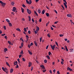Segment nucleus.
I'll list each match as a JSON object with an SVG mask.
<instances>
[{"instance_id": "64", "label": "nucleus", "mask_w": 74, "mask_h": 74, "mask_svg": "<svg viewBox=\"0 0 74 74\" xmlns=\"http://www.w3.org/2000/svg\"><path fill=\"white\" fill-rule=\"evenodd\" d=\"M16 30L17 31H19V28H18V29L16 28Z\"/></svg>"}, {"instance_id": "17", "label": "nucleus", "mask_w": 74, "mask_h": 74, "mask_svg": "<svg viewBox=\"0 0 74 74\" xmlns=\"http://www.w3.org/2000/svg\"><path fill=\"white\" fill-rule=\"evenodd\" d=\"M13 71H14V69H13L12 68L10 70V73H12L13 72Z\"/></svg>"}, {"instance_id": "18", "label": "nucleus", "mask_w": 74, "mask_h": 74, "mask_svg": "<svg viewBox=\"0 0 74 74\" xmlns=\"http://www.w3.org/2000/svg\"><path fill=\"white\" fill-rule=\"evenodd\" d=\"M2 70H3V71H5H5H6L5 70V68H4V67H2Z\"/></svg>"}, {"instance_id": "19", "label": "nucleus", "mask_w": 74, "mask_h": 74, "mask_svg": "<svg viewBox=\"0 0 74 74\" xmlns=\"http://www.w3.org/2000/svg\"><path fill=\"white\" fill-rule=\"evenodd\" d=\"M45 12V10H42V13L43 14H44Z\"/></svg>"}, {"instance_id": "22", "label": "nucleus", "mask_w": 74, "mask_h": 74, "mask_svg": "<svg viewBox=\"0 0 74 74\" xmlns=\"http://www.w3.org/2000/svg\"><path fill=\"white\" fill-rule=\"evenodd\" d=\"M46 14L47 17H49V13H46Z\"/></svg>"}, {"instance_id": "35", "label": "nucleus", "mask_w": 74, "mask_h": 74, "mask_svg": "<svg viewBox=\"0 0 74 74\" xmlns=\"http://www.w3.org/2000/svg\"><path fill=\"white\" fill-rule=\"evenodd\" d=\"M8 43L9 44V45H11V43L10 41H8Z\"/></svg>"}, {"instance_id": "62", "label": "nucleus", "mask_w": 74, "mask_h": 74, "mask_svg": "<svg viewBox=\"0 0 74 74\" xmlns=\"http://www.w3.org/2000/svg\"><path fill=\"white\" fill-rule=\"evenodd\" d=\"M49 71L50 72V73H52V70H49Z\"/></svg>"}, {"instance_id": "36", "label": "nucleus", "mask_w": 74, "mask_h": 74, "mask_svg": "<svg viewBox=\"0 0 74 74\" xmlns=\"http://www.w3.org/2000/svg\"><path fill=\"white\" fill-rule=\"evenodd\" d=\"M42 41V37H40V42H41Z\"/></svg>"}, {"instance_id": "32", "label": "nucleus", "mask_w": 74, "mask_h": 74, "mask_svg": "<svg viewBox=\"0 0 74 74\" xmlns=\"http://www.w3.org/2000/svg\"><path fill=\"white\" fill-rule=\"evenodd\" d=\"M24 31H25V32H26L27 31V30L26 29V28H24Z\"/></svg>"}, {"instance_id": "53", "label": "nucleus", "mask_w": 74, "mask_h": 74, "mask_svg": "<svg viewBox=\"0 0 74 74\" xmlns=\"http://www.w3.org/2000/svg\"><path fill=\"white\" fill-rule=\"evenodd\" d=\"M33 45V43H32V42H31V43L30 44V46H32V45Z\"/></svg>"}, {"instance_id": "40", "label": "nucleus", "mask_w": 74, "mask_h": 74, "mask_svg": "<svg viewBox=\"0 0 74 74\" xmlns=\"http://www.w3.org/2000/svg\"><path fill=\"white\" fill-rule=\"evenodd\" d=\"M70 52H73V49H70Z\"/></svg>"}, {"instance_id": "59", "label": "nucleus", "mask_w": 74, "mask_h": 74, "mask_svg": "<svg viewBox=\"0 0 74 74\" xmlns=\"http://www.w3.org/2000/svg\"><path fill=\"white\" fill-rule=\"evenodd\" d=\"M3 3V2H2V1H0V3H1V4H2Z\"/></svg>"}, {"instance_id": "28", "label": "nucleus", "mask_w": 74, "mask_h": 74, "mask_svg": "<svg viewBox=\"0 0 74 74\" xmlns=\"http://www.w3.org/2000/svg\"><path fill=\"white\" fill-rule=\"evenodd\" d=\"M28 17H29V21H31V18L30 17V16H28Z\"/></svg>"}, {"instance_id": "5", "label": "nucleus", "mask_w": 74, "mask_h": 74, "mask_svg": "<svg viewBox=\"0 0 74 74\" xmlns=\"http://www.w3.org/2000/svg\"><path fill=\"white\" fill-rule=\"evenodd\" d=\"M23 45V42H22V43L21 44V46L19 47L20 48H22Z\"/></svg>"}, {"instance_id": "52", "label": "nucleus", "mask_w": 74, "mask_h": 74, "mask_svg": "<svg viewBox=\"0 0 74 74\" xmlns=\"http://www.w3.org/2000/svg\"><path fill=\"white\" fill-rule=\"evenodd\" d=\"M22 6L23 7H26V6L25 5V4H23Z\"/></svg>"}, {"instance_id": "51", "label": "nucleus", "mask_w": 74, "mask_h": 74, "mask_svg": "<svg viewBox=\"0 0 74 74\" xmlns=\"http://www.w3.org/2000/svg\"><path fill=\"white\" fill-rule=\"evenodd\" d=\"M55 44L56 45H57V46H58V43L57 42H55Z\"/></svg>"}, {"instance_id": "3", "label": "nucleus", "mask_w": 74, "mask_h": 74, "mask_svg": "<svg viewBox=\"0 0 74 74\" xmlns=\"http://www.w3.org/2000/svg\"><path fill=\"white\" fill-rule=\"evenodd\" d=\"M26 1L27 3H28L29 4H31L32 3V0H29V1L28 0H26Z\"/></svg>"}, {"instance_id": "8", "label": "nucleus", "mask_w": 74, "mask_h": 74, "mask_svg": "<svg viewBox=\"0 0 74 74\" xmlns=\"http://www.w3.org/2000/svg\"><path fill=\"white\" fill-rule=\"evenodd\" d=\"M5 70L6 71H5V73L7 74L8 73V69H7V68H5Z\"/></svg>"}, {"instance_id": "26", "label": "nucleus", "mask_w": 74, "mask_h": 74, "mask_svg": "<svg viewBox=\"0 0 74 74\" xmlns=\"http://www.w3.org/2000/svg\"><path fill=\"white\" fill-rule=\"evenodd\" d=\"M34 12L35 14H36V15H37V16H38V14L37 12H36V11H34Z\"/></svg>"}, {"instance_id": "10", "label": "nucleus", "mask_w": 74, "mask_h": 74, "mask_svg": "<svg viewBox=\"0 0 74 74\" xmlns=\"http://www.w3.org/2000/svg\"><path fill=\"white\" fill-rule=\"evenodd\" d=\"M29 67H30V66H32V63L31 62H29Z\"/></svg>"}, {"instance_id": "37", "label": "nucleus", "mask_w": 74, "mask_h": 74, "mask_svg": "<svg viewBox=\"0 0 74 74\" xmlns=\"http://www.w3.org/2000/svg\"><path fill=\"white\" fill-rule=\"evenodd\" d=\"M35 34H37L38 33V31H37V28H36V31H35Z\"/></svg>"}, {"instance_id": "57", "label": "nucleus", "mask_w": 74, "mask_h": 74, "mask_svg": "<svg viewBox=\"0 0 74 74\" xmlns=\"http://www.w3.org/2000/svg\"><path fill=\"white\" fill-rule=\"evenodd\" d=\"M56 70V69H54L53 70V72H54V73H55Z\"/></svg>"}, {"instance_id": "13", "label": "nucleus", "mask_w": 74, "mask_h": 74, "mask_svg": "<svg viewBox=\"0 0 74 74\" xmlns=\"http://www.w3.org/2000/svg\"><path fill=\"white\" fill-rule=\"evenodd\" d=\"M26 38L27 39V41H28V40L29 38V37L27 35H26Z\"/></svg>"}, {"instance_id": "24", "label": "nucleus", "mask_w": 74, "mask_h": 74, "mask_svg": "<svg viewBox=\"0 0 74 74\" xmlns=\"http://www.w3.org/2000/svg\"><path fill=\"white\" fill-rule=\"evenodd\" d=\"M65 49H66V51H68V48H67V47L66 46H65Z\"/></svg>"}, {"instance_id": "12", "label": "nucleus", "mask_w": 74, "mask_h": 74, "mask_svg": "<svg viewBox=\"0 0 74 74\" xmlns=\"http://www.w3.org/2000/svg\"><path fill=\"white\" fill-rule=\"evenodd\" d=\"M5 4H6V3H5L3 2V3L1 4L2 6L3 7H4Z\"/></svg>"}, {"instance_id": "34", "label": "nucleus", "mask_w": 74, "mask_h": 74, "mask_svg": "<svg viewBox=\"0 0 74 74\" xmlns=\"http://www.w3.org/2000/svg\"><path fill=\"white\" fill-rule=\"evenodd\" d=\"M47 57L48 58V59H50V57L49 56H49H47Z\"/></svg>"}, {"instance_id": "44", "label": "nucleus", "mask_w": 74, "mask_h": 74, "mask_svg": "<svg viewBox=\"0 0 74 74\" xmlns=\"http://www.w3.org/2000/svg\"><path fill=\"white\" fill-rule=\"evenodd\" d=\"M58 21H56L54 23V24H57V23H58Z\"/></svg>"}, {"instance_id": "48", "label": "nucleus", "mask_w": 74, "mask_h": 74, "mask_svg": "<svg viewBox=\"0 0 74 74\" xmlns=\"http://www.w3.org/2000/svg\"><path fill=\"white\" fill-rule=\"evenodd\" d=\"M21 54H23V50H21Z\"/></svg>"}, {"instance_id": "63", "label": "nucleus", "mask_w": 74, "mask_h": 74, "mask_svg": "<svg viewBox=\"0 0 74 74\" xmlns=\"http://www.w3.org/2000/svg\"><path fill=\"white\" fill-rule=\"evenodd\" d=\"M30 45H28V47H29V48H30Z\"/></svg>"}, {"instance_id": "14", "label": "nucleus", "mask_w": 74, "mask_h": 74, "mask_svg": "<svg viewBox=\"0 0 74 74\" xmlns=\"http://www.w3.org/2000/svg\"><path fill=\"white\" fill-rule=\"evenodd\" d=\"M28 52H29V54H30V55H32V52H31L30 50H28Z\"/></svg>"}, {"instance_id": "6", "label": "nucleus", "mask_w": 74, "mask_h": 74, "mask_svg": "<svg viewBox=\"0 0 74 74\" xmlns=\"http://www.w3.org/2000/svg\"><path fill=\"white\" fill-rule=\"evenodd\" d=\"M67 69L68 71H73V69H71L69 67H68V68H67Z\"/></svg>"}, {"instance_id": "47", "label": "nucleus", "mask_w": 74, "mask_h": 74, "mask_svg": "<svg viewBox=\"0 0 74 74\" xmlns=\"http://www.w3.org/2000/svg\"><path fill=\"white\" fill-rule=\"evenodd\" d=\"M32 21L33 22V23L34 22V19H33V18H32Z\"/></svg>"}, {"instance_id": "49", "label": "nucleus", "mask_w": 74, "mask_h": 74, "mask_svg": "<svg viewBox=\"0 0 74 74\" xmlns=\"http://www.w3.org/2000/svg\"><path fill=\"white\" fill-rule=\"evenodd\" d=\"M22 59L23 61H25L26 60L25 59V58H23Z\"/></svg>"}, {"instance_id": "61", "label": "nucleus", "mask_w": 74, "mask_h": 74, "mask_svg": "<svg viewBox=\"0 0 74 74\" xmlns=\"http://www.w3.org/2000/svg\"><path fill=\"white\" fill-rule=\"evenodd\" d=\"M5 39H7V36H5Z\"/></svg>"}, {"instance_id": "21", "label": "nucleus", "mask_w": 74, "mask_h": 74, "mask_svg": "<svg viewBox=\"0 0 74 74\" xmlns=\"http://www.w3.org/2000/svg\"><path fill=\"white\" fill-rule=\"evenodd\" d=\"M8 51V49H7V48H5L4 49V52H6V51Z\"/></svg>"}, {"instance_id": "55", "label": "nucleus", "mask_w": 74, "mask_h": 74, "mask_svg": "<svg viewBox=\"0 0 74 74\" xmlns=\"http://www.w3.org/2000/svg\"><path fill=\"white\" fill-rule=\"evenodd\" d=\"M19 67V66H18V65H16V68H18Z\"/></svg>"}, {"instance_id": "58", "label": "nucleus", "mask_w": 74, "mask_h": 74, "mask_svg": "<svg viewBox=\"0 0 74 74\" xmlns=\"http://www.w3.org/2000/svg\"><path fill=\"white\" fill-rule=\"evenodd\" d=\"M48 47H49V46H48V45H47V46L46 47V49H47L48 48Z\"/></svg>"}, {"instance_id": "42", "label": "nucleus", "mask_w": 74, "mask_h": 74, "mask_svg": "<svg viewBox=\"0 0 74 74\" xmlns=\"http://www.w3.org/2000/svg\"><path fill=\"white\" fill-rule=\"evenodd\" d=\"M20 40H21V41H24L23 39L22 38H21Z\"/></svg>"}, {"instance_id": "29", "label": "nucleus", "mask_w": 74, "mask_h": 74, "mask_svg": "<svg viewBox=\"0 0 74 74\" xmlns=\"http://www.w3.org/2000/svg\"><path fill=\"white\" fill-rule=\"evenodd\" d=\"M17 63H18V62L17 61H16V62H15L14 64H15V65H16L17 64Z\"/></svg>"}, {"instance_id": "41", "label": "nucleus", "mask_w": 74, "mask_h": 74, "mask_svg": "<svg viewBox=\"0 0 74 74\" xmlns=\"http://www.w3.org/2000/svg\"><path fill=\"white\" fill-rule=\"evenodd\" d=\"M54 11L56 13V14H58V12H57V11H56V10H54Z\"/></svg>"}, {"instance_id": "60", "label": "nucleus", "mask_w": 74, "mask_h": 74, "mask_svg": "<svg viewBox=\"0 0 74 74\" xmlns=\"http://www.w3.org/2000/svg\"><path fill=\"white\" fill-rule=\"evenodd\" d=\"M57 73H58V74H60V73L59 71H58Z\"/></svg>"}, {"instance_id": "46", "label": "nucleus", "mask_w": 74, "mask_h": 74, "mask_svg": "<svg viewBox=\"0 0 74 74\" xmlns=\"http://www.w3.org/2000/svg\"><path fill=\"white\" fill-rule=\"evenodd\" d=\"M61 1H62L61 0H60V1H58V2L59 3H61Z\"/></svg>"}, {"instance_id": "56", "label": "nucleus", "mask_w": 74, "mask_h": 74, "mask_svg": "<svg viewBox=\"0 0 74 74\" xmlns=\"http://www.w3.org/2000/svg\"><path fill=\"white\" fill-rule=\"evenodd\" d=\"M28 33L29 34H31L30 31H28Z\"/></svg>"}, {"instance_id": "31", "label": "nucleus", "mask_w": 74, "mask_h": 74, "mask_svg": "<svg viewBox=\"0 0 74 74\" xmlns=\"http://www.w3.org/2000/svg\"><path fill=\"white\" fill-rule=\"evenodd\" d=\"M6 21L7 22H10V21H9V20L8 19H6Z\"/></svg>"}, {"instance_id": "23", "label": "nucleus", "mask_w": 74, "mask_h": 74, "mask_svg": "<svg viewBox=\"0 0 74 74\" xmlns=\"http://www.w3.org/2000/svg\"><path fill=\"white\" fill-rule=\"evenodd\" d=\"M15 3H14V2H12L11 3V5H14V4Z\"/></svg>"}, {"instance_id": "38", "label": "nucleus", "mask_w": 74, "mask_h": 74, "mask_svg": "<svg viewBox=\"0 0 74 74\" xmlns=\"http://www.w3.org/2000/svg\"><path fill=\"white\" fill-rule=\"evenodd\" d=\"M49 55H52L51 52H49Z\"/></svg>"}, {"instance_id": "16", "label": "nucleus", "mask_w": 74, "mask_h": 74, "mask_svg": "<svg viewBox=\"0 0 74 74\" xmlns=\"http://www.w3.org/2000/svg\"><path fill=\"white\" fill-rule=\"evenodd\" d=\"M34 42L36 46V47H37L38 45H37V42H36V41H34Z\"/></svg>"}, {"instance_id": "45", "label": "nucleus", "mask_w": 74, "mask_h": 74, "mask_svg": "<svg viewBox=\"0 0 74 74\" xmlns=\"http://www.w3.org/2000/svg\"><path fill=\"white\" fill-rule=\"evenodd\" d=\"M3 28L4 30H6V27L5 26H3Z\"/></svg>"}, {"instance_id": "25", "label": "nucleus", "mask_w": 74, "mask_h": 74, "mask_svg": "<svg viewBox=\"0 0 74 74\" xmlns=\"http://www.w3.org/2000/svg\"><path fill=\"white\" fill-rule=\"evenodd\" d=\"M8 24L10 26H11V27L12 26V24H11V23H9Z\"/></svg>"}, {"instance_id": "15", "label": "nucleus", "mask_w": 74, "mask_h": 74, "mask_svg": "<svg viewBox=\"0 0 74 74\" xmlns=\"http://www.w3.org/2000/svg\"><path fill=\"white\" fill-rule=\"evenodd\" d=\"M41 11L40 10V9H38V12L39 13H40L41 12Z\"/></svg>"}, {"instance_id": "11", "label": "nucleus", "mask_w": 74, "mask_h": 74, "mask_svg": "<svg viewBox=\"0 0 74 74\" xmlns=\"http://www.w3.org/2000/svg\"><path fill=\"white\" fill-rule=\"evenodd\" d=\"M67 17H71V14H67Z\"/></svg>"}, {"instance_id": "39", "label": "nucleus", "mask_w": 74, "mask_h": 74, "mask_svg": "<svg viewBox=\"0 0 74 74\" xmlns=\"http://www.w3.org/2000/svg\"><path fill=\"white\" fill-rule=\"evenodd\" d=\"M64 35H63V34H60V37H62V36H63Z\"/></svg>"}, {"instance_id": "33", "label": "nucleus", "mask_w": 74, "mask_h": 74, "mask_svg": "<svg viewBox=\"0 0 74 74\" xmlns=\"http://www.w3.org/2000/svg\"><path fill=\"white\" fill-rule=\"evenodd\" d=\"M47 36H48V37H49V38H50V37H51V36L49 34H47Z\"/></svg>"}, {"instance_id": "9", "label": "nucleus", "mask_w": 74, "mask_h": 74, "mask_svg": "<svg viewBox=\"0 0 74 74\" xmlns=\"http://www.w3.org/2000/svg\"><path fill=\"white\" fill-rule=\"evenodd\" d=\"M40 67H42V69H45V67L44 65H40Z\"/></svg>"}, {"instance_id": "30", "label": "nucleus", "mask_w": 74, "mask_h": 74, "mask_svg": "<svg viewBox=\"0 0 74 74\" xmlns=\"http://www.w3.org/2000/svg\"><path fill=\"white\" fill-rule=\"evenodd\" d=\"M21 12H24V9L23 8H21Z\"/></svg>"}, {"instance_id": "20", "label": "nucleus", "mask_w": 74, "mask_h": 74, "mask_svg": "<svg viewBox=\"0 0 74 74\" xmlns=\"http://www.w3.org/2000/svg\"><path fill=\"white\" fill-rule=\"evenodd\" d=\"M40 28L39 27H38V26H37L36 27V30H37V31H38L37 33H38V30H39Z\"/></svg>"}, {"instance_id": "50", "label": "nucleus", "mask_w": 74, "mask_h": 74, "mask_svg": "<svg viewBox=\"0 0 74 74\" xmlns=\"http://www.w3.org/2000/svg\"><path fill=\"white\" fill-rule=\"evenodd\" d=\"M49 22H48V23H46V26H47L49 24Z\"/></svg>"}, {"instance_id": "54", "label": "nucleus", "mask_w": 74, "mask_h": 74, "mask_svg": "<svg viewBox=\"0 0 74 74\" xmlns=\"http://www.w3.org/2000/svg\"><path fill=\"white\" fill-rule=\"evenodd\" d=\"M42 20V18H40V19H39V22H41Z\"/></svg>"}, {"instance_id": "4", "label": "nucleus", "mask_w": 74, "mask_h": 74, "mask_svg": "<svg viewBox=\"0 0 74 74\" xmlns=\"http://www.w3.org/2000/svg\"><path fill=\"white\" fill-rule=\"evenodd\" d=\"M27 12L28 14H31L32 13V11L30 10H29V9H27Z\"/></svg>"}, {"instance_id": "1", "label": "nucleus", "mask_w": 74, "mask_h": 74, "mask_svg": "<svg viewBox=\"0 0 74 74\" xmlns=\"http://www.w3.org/2000/svg\"><path fill=\"white\" fill-rule=\"evenodd\" d=\"M63 1L64 2V6H65V8H67V1H66V0H63Z\"/></svg>"}, {"instance_id": "2", "label": "nucleus", "mask_w": 74, "mask_h": 74, "mask_svg": "<svg viewBox=\"0 0 74 74\" xmlns=\"http://www.w3.org/2000/svg\"><path fill=\"white\" fill-rule=\"evenodd\" d=\"M50 46L51 47V49H53V50H54L55 47H56V45H50Z\"/></svg>"}, {"instance_id": "43", "label": "nucleus", "mask_w": 74, "mask_h": 74, "mask_svg": "<svg viewBox=\"0 0 74 74\" xmlns=\"http://www.w3.org/2000/svg\"><path fill=\"white\" fill-rule=\"evenodd\" d=\"M44 61L45 62V63H46L47 62V60H46V59H45V60H44Z\"/></svg>"}, {"instance_id": "7", "label": "nucleus", "mask_w": 74, "mask_h": 74, "mask_svg": "<svg viewBox=\"0 0 74 74\" xmlns=\"http://www.w3.org/2000/svg\"><path fill=\"white\" fill-rule=\"evenodd\" d=\"M16 10V8H15V7H14L13 8V9L12 10V11H13V12H15Z\"/></svg>"}, {"instance_id": "27", "label": "nucleus", "mask_w": 74, "mask_h": 74, "mask_svg": "<svg viewBox=\"0 0 74 74\" xmlns=\"http://www.w3.org/2000/svg\"><path fill=\"white\" fill-rule=\"evenodd\" d=\"M6 64L7 65V66H9L10 67V65L9 64H8V62H6Z\"/></svg>"}]
</instances>
